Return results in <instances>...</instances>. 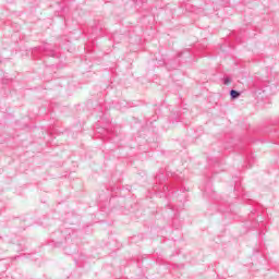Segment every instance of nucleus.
I'll list each match as a JSON object with an SVG mask.
<instances>
[{
    "label": "nucleus",
    "mask_w": 279,
    "mask_h": 279,
    "mask_svg": "<svg viewBox=\"0 0 279 279\" xmlns=\"http://www.w3.org/2000/svg\"><path fill=\"white\" fill-rule=\"evenodd\" d=\"M39 49L40 51H44L45 56H48L49 58H56V51L51 48V45L46 44Z\"/></svg>",
    "instance_id": "obj_1"
},
{
    "label": "nucleus",
    "mask_w": 279,
    "mask_h": 279,
    "mask_svg": "<svg viewBox=\"0 0 279 279\" xmlns=\"http://www.w3.org/2000/svg\"><path fill=\"white\" fill-rule=\"evenodd\" d=\"M230 97H231V99H239V97H241V92L235 90V89H231L230 90Z\"/></svg>",
    "instance_id": "obj_2"
},
{
    "label": "nucleus",
    "mask_w": 279,
    "mask_h": 279,
    "mask_svg": "<svg viewBox=\"0 0 279 279\" xmlns=\"http://www.w3.org/2000/svg\"><path fill=\"white\" fill-rule=\"evenodd\" d=\"M170 121L171 123H178V117H174V120H173V116H171Z\"/></svg>",
    "instance_id": "obj_3"
},
{
    "label": "nucleus",
    "mask_w": 279,
    "mask_h": 279,
    "mask_svg": "<svg viewBox=\"0 0 279 279\" xmlns=\"http://www.w3.org/2000/svg\"><path fill=\"white\" fill-rule=\"evenodd\" d=\"M231 82L230 77H226L223 84L228 85Z\"/></svg>",
    "instance_id": "obj_4"
},
{
    "label": "nucleus",
    "mask_w": 279,
    "mask_h": 279,
    "mask_svg": "<svg viewBox=\"0 0 279 279\" xmlns=\"http://www.w3.org/2000/svg\"><path fill=\"white\" fill-rule=\"evenodd\" d=\"M163 191H169V187L168 186H163Z\"/></svg>",
    "instance_id": "obj_5"
}]
</instances>
